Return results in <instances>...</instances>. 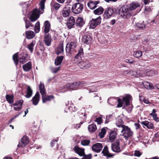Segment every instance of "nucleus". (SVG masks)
<instances>
[{"label":"nucleus","mask_w":159,"mask_h":159,"mask_svg":"<svg viewBox=\"0 0 159 159\" xmlns=\"http://www.w3.org/2000/svg\"><path fill=\"white\" fill-rule=\"evenodd\" d=\"M84 86H87L89 90V93L91 94V95L95 98L99 97L100 100H101V97H99L98 93H96L97 91V85L95 84L91 85L89 84L84 81L79 82H73L71 83L67 84L64 86V88L70 89L73 90H77Z\"/></svg>","instance_id":"1"},{"label":"nucleus","mask_w":159,"mask_h":159,"mask_svg":"<svg viewBox=\"0 0 159 159\" xmlns=\"http://www.w3.org/2000/svg\"><path fill=\"white\" fill-rule=\"evenodd\" d=\"M83 55V49H80L77 54L75 57L73 62L77 63L78 66L80 68L86 69L91 66L92 63L89 59H85L81 61L82 57Z\"/></svg>","instance_id":"2"},{"label":"nucleus","mask_w":159,"mask_h":159,"mask_svg":"<svg viewBox=\"0 0 159 159\" xmlns=\"http://www.w3.org/2000/svg\"><path fill=\"white\" fill-rule=\"evenodd\" d=\"M131 98V96L129 95H127L124 97L122 100L118 98H111L107 100V102L111 106L114 105L117 102H118L117 107H120L123 106V104L125 103L126 106L130 105V100Z\"/></svg>","instance_id":"3"},{"label":"nucleus","mask_w":159,"mask_h":159,"mask_svg":"<svg viewBox=\"0 0 159 159\" xmlns=\"http://www.w3.org/2000/svg\"><path fill=\"white\" fill-rule=\"evenodd\" d=\"M46 0H42L39 4V7L38 9L35 8L30 12L29 14V18L32 22L36 21L39 17L40 14H43L44 11L45 2Z\"/></svg>","instance_id":"4"},{"label":"nucleus","mask_w":159,"mask_h":159,"mask_svg":"<svg viewBox=\"0 0 159 159\" xmlns=\"http://www.w3.org/2000/svg\"><path fill=\"white\" fill-rule=\"evenodd\" d=\"M120 135L125 140H127L130 139L133 135V132L128 126L123 125L121 131Z\"/></svg>","instance_id":"5"},{"label":"nucleus","mask_w":159,"mask_h":159,"mask_svg":"<svg viewBox=\"0 0 159 159\" xmlns=\"http://www.w3.org/2000/svg\"><path fill=\"white\" fill-rule=\"evenodd\" d=\"M119 14L123 18L127 19H129L133 15L132 12L129 10L127 6L122 7L119 11Z\"/></svg>","instance_id":"6"},{"label":"nucleus","mask_w":159,"mask_h":159,"mask_svg":"<svg viewBox=\"0 0 159 159\" xmlns=\"http://www.w3.org/2000/svg\"><path fill=\"white\" fill-rule=\"evenodd\" d=\"M18 53H16L14 54L12 56L13 59L16 66L18 64L19 61L21 64H23L27 60L26 57L24 54H21L18 56Z\"/></svg>","instance_id":"7"},{"label":"nucleus","mask_w":159,"mask_h":159,"mask_svg":"<svg viewBox=\"0 0 159 159\" xmlns=\"http://www.w3.org/2000/svg\"><path fill=\"white\" fill-rule=\"evenodd\" d=\"M84 8V5L80 2L75 3L74 4L71 9L73 12L75 14H78L82 12Z\"/></svg>","instance_id":"8"},{"label":"nucleus","mask_w":159,"mask_h":159,"mask_svg":"<svg viewBox=\"0 0 159 159\" xmlns=\"http://www.w3.org/2000/svg\"><path fill=\"white\" fill-rule=\"evenodd\" d=\"M116 9L113 7H109L107 8L105 10L104 13V18L108 19L110 18L112 15L116 12Z\"/></svg>","instance_id":"9"},{"label":"nucleus","mask_w":159,"mask_h":159,"mask_svg":"<svg viewBox=\"0 0 159 159\" xmlns=\"http://www.w3.org/2000/svg\"><path fill=\"white\" fill-rule=\"evenodd\" d=\"M76 44L74 42H69L66 44V50L67 53L71 54L75 51Z\"/></svg>","instance_id":"10"},{"label":"nucleus","mask_w":159,"mask_h":159,"mask_svg":"<svg viewBox=\"0 0 159 159\" xmlns=\"http://www.w3.org/2000/svg\"><path fill=\"white\" fill-rule=\"evenodd\" d=\"M101 21V18L99 16L96 19L92 18L89 22L90 26L91 28L94 29L97 25H99Z\"/></svg>","instance_id":"11"},{"label":"nucleus","mask_w":159,"mask_h":159,"mask_svg":"<svg viewBox=\"0 0 159 159\" xmlns=\"http://www.w3.org/2000/svg\"><path fill=\"white\" fill-rule=\"evenodd\" d=\"M92 40V38L89 33L85 34L83 36L82 39V42L87 44H90L91 43Z\"/></svg>","instance_id":"12"},{"label":"nucleus","mask_w":159,"mask_h":159,"mask_svg":"<svg viewBox=\"0 0 159 159\" xmlns=\"http://www.w3.org/2000/svg\"><path fill=\"white\" fill-rule=\"evenodd\" d=\"M75 25V20L73 16H71L68 18L66 22V25L69 29L74 27Z\"/></svg>","instance_id":"13"},{"label":"nucleus","mask_w":159,"mask_h":159,"mask_svg":"<svg viewBox=\"0 0 159 159\" xmlns=\"http://www.w3.org/2000/svg\"><path fill=\"white\" fill-rule=\"evenodd\" d=\"M111 149L115 152H120V147L119 140H117L115 142L112 144Z\"/></svg>","instance_id":"14"},{"label":"nucleus","mask_w":159,"mask_h":159,"mask_svg":"<svg viewBox=\"0 0 159 159\" xmlns=\"http://www.w3.org/2000/svg\"><path fill=\"white\" fill-rule=\"evenodd\" d=\"M71 7L69 5H67L63 9L62 12V16L66 17L69 16L70 14Z\"/></svg>","instance_id":"15"},{"label":"nucleus","mask_w":159,"mask_h":159,"mask_svg":"<svg viewBox=\"0 0 159 159\" xmlns=\"http://www.w3.org/2000/svg\"><path fill=\"white\" fill-rule=\"evenodd\" d=\"M29 143V139L27 137L24 136L21 139L20 141L19 142L17 145L18 147H23Z\"/></svg>","instance_id":"16"},{"label":"nucleus","mask_w":159,"mask_h":159,"mask_svg":"<svg viewBox=\"0 0 159 159\" xmlns=\"http://www.w3.org/2000/svg\"><path fill=\"white\" fill-rule=\"evenodd\" d=\"M103 146L101 143H96L94 144L92 147V150L97 152H99L102 150Z\"/></svg>","instance_id":"17"},{"label":"nucleus","mask_w":159,"mask_h":159,"mask_svg":"<svg viewBox=\"0 0 159 159\" xmlns=\"http://www.w3.org/2000/svg\"><path fill=\"white\" fill-rule=\"evenodd\" d=\"M51 28V25L50 22L48 21H45L44 23L43 27V32L45 34L49 32Z\"/></svg>","instance_id":"18"},{"label":"nucleus","mask_w":159,"mask_h":159,"mask_svg":"<svg viewBox=\"0 0 159 159\" xmlns=\"http://www.w3.org/2000/svg\"><path fill=\"white\" fill-rule=\"evenodd\" d=\"M40 95L39 92H37L35 96L33 98L32 101L33 104L35 106L37 105L40 100Z\"/></svg>","instance_id":"19"},{"label":"nucleus","mask_w":159,"mask_h":159,"mask_svg":"<svg viewBox=\"0 0 159 159\" xmlns=\"http://www.w3.org/2000/svg\"><path fill=\"white\" fill-rule=\"evenodd\" d=\"M39 88L40 92L42 96H43V95H46V92L45 89L44 85L43 83L41 82H40V84L39 86Z\"/></svg>","instance_id":"20"},{"label":"nucleus","mask_w":159,"mask_h":159,"mask_svg":"<svg viewBox=\"0 0 159 159\" xmlns=\"http://www.w3.org/2000/svg\"><path fill=\"white\" fill-rule=\"evenodd\" d=\"M44 42L47 46H49L51 43V36L49 34H45L44 36Z\"/></svg>","instance_id":"21"},{"label":"nucleus","mask_w":159,"mask_h":159,"mask_svg":"<svg viewBox=\"0 0 159 159\" xmlns=\"http://www.w3.org/2000/svg\"><path fill=\"white\" fill-rule=\"evenodd\" d=\"M141 123L143 125L144 127L146 126L149 129H152L153 128V125L148 121H142Z\"/></svg>","instance_id":"22"},{"label":"nucleus","mask_w":159,"mask_h":159,"mask_svg":"<svg viewBox=\"0 0 159 159\" xmlns=\"http://www.w3.org/2000/svg\"><path fill=\"white\" fill-rule=\"evenodd\" d=\"M28 2H22L20 3V5L22 6L23 8L22 11L23 14L25 15L26 14L27 12V8L28 7Z\"/></svg>","instance_id":"23"},{"label":"nucleus","mask_w":159,"mask_h":159,"mask_svg":"<svg viewBox=\"0 0 159 159\" xmlns=\"http://www.w3.org/2000/svg\"><path fill=\"white\" fill-rule=\"evenodd\" d=\"M85 24V22L83 18L80 17H78L76 20V25L80 27H81Z\"/></svg>","instance_id":"24"},{"label":"nucleus","mask_w":159,"mask_h":159,"mask_svg":"<svg viewBox=\"0 0 159 159\" xmlns=\"http://www.w3.org/2000/svg\"><path fill=\"white\" fill-rule=\"evenodd\" d=\"M99 3L98 1H91L88 3V6L91 9H93L96 7L97 5Z\"/></svg>","instance_id":"25"},{"label":"nucleus","mask_w":159,"mask_h":159,"mask_svg":"<svg viewBox=\"0 0 159 159\" xmlns=\"http://www.w3.org/2000/svg\"><path fill=\"white\" fill-rule=\"evenodd\" d=\"M73 149L76 153L80 156H83L84 153V149H81L76 146H75Z\"/></svg>","instance_id":"26"},{"label":"nucleus","mask_w":159,"mask_h":159,"mask_svg":"<svg viewBox=\"0 0 159 159\" xmlns=\"http://www.w3.org/2000/svg\"><path fill=\"white\" fill-rule=\"evenodd\" d=\"M32 64L30 61L23 65L22 66L24 70L25 71H29L31 68Z\"/></svg>","instance_id":"27"},{"label":"nucleus","mask_w":159,"mask_h":159,"mask_svg":"<svg viewBox=\"0 0 159 159\" xmlns=\"http://www.w3.org/2000/svg\"><path fill=\"white\" fill-rule=\"evenodd\" d=\"M139 6V4L137 2H132L130 5L128 7L130 11H131L137 7Z\"/></svg>","instance_id":"28"},{"label":"nucleus","mask_w":159,"mask_h":159,"mask_svg":"<svg viewBox=\"0 0 159 159\" xmlns=\"http://www.w3.org/2000/svg\"><path fill=\"white\" fill-rule=\"evenodd\" d=\"M54 98V96L52 95L48 96H46L45 95H43V96H42V101L43 102V103H45L47 101H50Z\"/></svg>","instance_id":"29"},{"label":"nucleus","mask_w":159,"mask_h":159,"mask_svg":"<svg viewBox=\"0 0 159 159\" xmlns=\"http://www.w3.org/2000/svg\"><path fill=\"white\" fill-rule=\"evenodd\" d=\"M63 43H60L58 45L56 51V53L57 55H59L63 52Z\"/></svg>","instance_id":"30"},{"label":"nucleus","mask_w":159,"mask_h":159,"mask_svg":"<svg viewBox=\"0 0 159 159\" xmlns=\"http://www.w3.org/2000/svg\"><path fill=\"white\" fill-rule=\"evenodd\" d=\"M64 58L63 56L57 57L55 60V64L56 66L60 65Z\"/></svg>","instance_id":"31"},{"label":"nucleus","mask_w":159,"mask_h":159,"mask_svg":"<svg viewBox=\"0 0 159 159\" xmlns=\"http://www.w3.org/2000/svg\"><path fill=\"white\" fill-rule=\"evenodd\" d=\"M143 85L145 88L146 89H153L154 88L152 84L150 82L145 81L143 83Z\"/></svg>","instance_id":"32"},{"label":"nucleus","mask_w":159,"mask_h":159,"mask_svg":"<svg viewBox=\"0 0 159 159\" xmlns=\"http://www.w3.org/2000/svg\"><path fill=\"white\" fill-rule=\"evenodd\" d=\"M6 98L9 103L11 104L14 102V96L13 95L7 94Z\"/></svg>","instance_id":"33"},{"label":"nucleus","mask_w":159,"mask_h":159,"mask_svg":"<svg viewBox=\"0 0 159 159\" xmlns=\"http://www.w3.org/2000/svg\"><path fill=\"white\" fill-rule=\"evenodd\" d=\"M135 28L140 30H143L146 28V25L144 23V22L142 23H137L135 25Z\"/></svg>","instance_id":"34"},{"label":"nucleus","mask_w":159,"mask_h":159,"mask_svg":"<svg viewBox=\"0 0 159 159\" xmlns=\"http://www.w3.org/2000/svg\"><path fill=\"white\" fill-rule=\"evenodd\" d=\"M26 38L28 39H30L34 37L35 34L34 32L31 30H29L26 32Z\"/></svg>","instance_id":"35"},{"label":"nucleus","mask_w":159,"mask_h":159,"mask_svg":"<svg viewBox=\"0 0 159 159\" xmlns=\"http://www.w3.org/2000/svg\"><path fill=\"white\" fill-rule=\"evenodd\" d=\"M117 134V133L116 131H111L110 134L109 140L111 141L113 140L116 138Z\"/></svg>","instance_id":"36"},{"label":"nucleus","mask_w":159,"mask_h":159,"mask_svg":"<svg viewBox=\"0 0 159 159\" xmlns=\"http://www.w3.org/2000/svg\"><path fill=\"white\" fill-rule=\"evenodd\" d=\"M104 11V9L102 7H100L98 8L93 11L94 13L96 15H100Z\"/></svg>","instance_id":"37"},{"label":"nucleus","mask_w":159,"mask_h":159,"mask_svg":"<svg viewBox=\"0 0 159 159\" xmlns=\"http://www.w3.org/2000/svg\"><path fill=\"white\" fill-rule=\"evenodd\" d=\"M96 129L97 127L95 124H91L89 125L88 126V130L90 132H93L96 131Z\"/></svg>","instance_id":"38"},{"label":"nucleus","mask_w":159,"mask_h":159,"mask_svg":"<svg viewBox=\"0 0 159 159\" xmlns=\"http://www.w3.org/2000/svg\"><path fill=\"white\" fill-rule=\"evenodd\" d=\"M36 43V42L35 40H33L32 42L29 45H28V48L30 51L32 52L33 51V47Z\"/></svg>","instance_id":"39"},{"label":"nucleus","mask_w":159,"mask_h":159,"mask_svg":"<svg viewBox=\"0 0 159 159\" xmlns=\"http://www.w3.org/2000/svg\"><path fill=\"white\" fill-rule=\"evenodd\" d=\"M32 90L30 86H28L27 89V93L25 97L26 98H30L32 94Z\"/></svg>","instance_id":"40"},{"label":"nucleus","mask_w":159,"mask_h":159,"mask_svg":"<svg viewBox=\"0 0 159 159\" xmlns=\"http://www.w3.org/2000/svg\"><path fill=\"white\" fill-rule=\"evenodd\" d=\"M123 120L120 118H118L117 119L116 122V125L117 126L119 127H120L121 129H122V127L124 125H123L122 124L123 123Z\"/></svg>","instance_id":"41"},{"label":"nucleus","mask_w":159,"mask_h":159,"mask_svg":"<svg viewBox=\"0 0 159 159\" xmlns=\"http://www.w3.org/2000/svg\"><path fill=\"white\" fill-rule=\"evenodd\" d=\"M51 7L52 9L57 10L59 9L60 7V5L58 3L54 2L51 3Z\"/></svg>","instance_id":"42"},{"label":"nucleus","mask_w":159,"mask_h":159,"mask_svg":"<svg viewBox=\"0 0 159 159\" xmlns=\"http://www.w3.org/2000/svg\"><path fill=\"white\" fill-rule=\"evenodd\" d=\"M40 30V22L39 21H37L35 24L34 31L36 33L39 32Z\"/></svg>","instance_id":"43"},{"label":"nucleus","mask_w":159,"mask_h":159,"mask_svg":"<svg viewBox=\"0 0 159 159\" xmlns=\"http://www.w3.org/2000/svg\"><path fill=\"white\" fill-rule=\"evenodd\" d=\"M66 109H68L70 112L75 111H76V108L73 104H71L70 106H67Z\"/></svg>","instance_id":"44"},{"label":"nucleus","mask_w":159,"mask_h":159,"mask_svg":"<svg viewBox=\"0 0 159 159\" xmlns=\"http://www.w3.org/2000/svg\"><path fill=\"white\" fill-rule=\"evenodd\" d=\"M142 55V52L140 51H136L134 52V56L136 58L140 57Z\"/></svg>","instance_id":"45"},{"label":"nucleus","mask_w":159,"mask_h":159,"mask_svg":"<svg viewBox=\"0 0 159 159\" xmlns=\"http://www.w3.org/2000/svg\"><path fill=\"white\" fill-rule=\"evenodd\" d=\"M106 132V129L105 128H102L100 132L99 133V136L100 138H102L104 137Z\"/></svg>","instance_id":"46"},{"label":"nucleus","mask_w":159,"mask_h":159,"mask_svg":"<svg viewBox=\"0 0 159 159\" xmlns=\"http://www.w3.org/2000/svg\"><path fill=\"white\" fill-rule=\"evenodd\" d=\"M23 102L22 100H18L16 101L15 103H13V105L15 106H18L22 107V105Z\"/></svg>","instance_id":"47"},{"label":"nucleus","mask_w":159,"mask_h":159,"mask_svg":"<svg viewBox=\"0 0 159 159\" xmlns=\"http://www.w3.org/2000/svg\"><path fill=\"white\" fill-rule=\"evenodd\" d=\"M157 74V72L153 70H150L146 73V75L149 76H153Z\"/></svg>","instance_id":"48"},{"label":"nucleus","mask_w":159,"mask_h":159,"mask_svg":"<svg viewBox=\"0 0 159 159\" xmlns=\"http://www.w3.org/2000/svg\"><path fill=\"white\" fill-rule=\"evenodd\" d=\"M102 153L105 156H107L108 157H109V153L108 152V148L107 146H105L102 152Z\"/></svg>","instance_id":"49"},{"label":"nucleus","mask_w":159,"mask_h":159,"mask_svg":"<svg viewBox=\"0 0 159 159\" xmlns=\"http://www.w3.org/2000/svg\"><path fill=\"white\" fill-rule=\"evenodd\" d=\"M90 142V141L89 140L84 139L82 140L81 141V144L83 146L88 145Z\"/></svg>","instance_id":"50"},{"label":"nucleus","mask_w":159,"mask_h":159,"mask_svg":"<svg viewBox=\"0 0 159 159\" xmlns=\"http://www.w3.org/2000/svg\"><path fill=\"white\" fill-rule=\"evenodd\" d=\"M60 69V66H59L57 67H53L51 68L52 72L53 73H57Z\"/></svg>","instance_id":"51"},{"label":"nucleus","mask_w":159,"mask_h":159,"mask_svg":"<svg viewBox=\"0 0 159 159\" xmlns=\"http://www.w3.org/2000/svg\"><path fill=\"white\" fill-rule=\"evenodd\" d=\"M80 137L78 135H75L73 138V140L76 143H78L80 140Z\"/></svg>","instance_id":"52"},{"label":"nucleus","mask_w":159,"mask_h":159,"mask_svg":"<svg viewBox=\"0 0 159 159\" xmlns=\"http://www.w3.org/2000/svg\"><path fill=\"white\" fill-rule=\"evenodd\" d=\"M23 18L25 23V27L26 29H28L30 26V22L28 20H25V17H24Z\"/></svg>","instance_id":"53"},{"label":"nucleus","mask_w":159,"mask_h":159,"mask_svg":"<svg viewBox=\"0 0 159 159\" xmlns=\"http://www.w3.org/2000/svg\"><path fill=\"white\" fill-rule=\"evenodd\" d=\"M125 62L129 63L130 64H132L134 62V60L131 58L125 60Z\"/></svg>","instance_id":"54"},{"label":"nucleus","mask_w":159,"mask_h":159,"mask_svg":"<svg viewBox=\"0 0 159 159\" xmlns=\"http://www.w3.org/2000/svg\"><path fill=\"white\" fill-rule=\"evenodd\" d=\"M57 140H53L52 141L51 143V145L52 147L53 146H54L55 144H56V148L57 149H58V145L57 144Z\"/></svg>","instance_id":"55"},{"label":"nucleus","mask_w":159,"mask_h":159,"mask_svg":"<svg viewBox=\"0 0 159 159\" xmlns=\"http://www.w3.org/2000/svg\"><path fill=\"white\" fill-rule=\"evenodd\" d=\"M112 114H110L106 116V118L105 122V123H108L109 122L110 118H111L112 117Z\"/></svg>","instance_id":"56"},{"label":"nucleus","mask_w":159,"mask_h":159,"mask_svg":"<svg viewBox=\"0 0 159 159\" xmlns=\"http://www.w3.org/2000/svg\"><path fill=\"white\" fill-rule=\"evenodd\" d=\"M98 123V124H100L102 122V119L100 117L97 118L95 120Z\"/></svg>","instance_id":"57"},{"label":"nucleus","mask_w":159,"mask_h":159,"mask_svg":"<svg viewBox=\"0 0 159 159\" xmlns=\"http://www.w3.org/2000/svg\"><path fill=\"white\" fill-rule=\"evenodd\" d=\"M134 156H135L139 157H140L141 155V153H140V152L138 150H136L135 151V152L134 153Z\"/></svg>","instance_id":"58"},{"label":"nucleus","mask_w":159,"mask_h":159,"mask_svg":"<svg viewBox=\"0 0 159 159\" xmlns=\"http://www.w3.org/2000/svg\"><path fill=\"white\" fill-rule=\"evenodd\" d=\"M152 116L155 121L156 122L159 121V118L158 117H157V114H154Z\"/></svg>","instance_id":"59"},{"label":"nucleus","mask_w":159,"mask_h":159,"mask_svg":"<svg viewBox=\"0 0 159 159\" xmlns=\"http://www.w3.org/2000/svg\"><path fill=\"white\" fill-rule=\"evenodd\" d=\"M145 10V11L147 12H149L152 11L151 8H150V7L148 6L146 7Z\"/></svg>","instance_id":"60"},{"label":"nucleus","mask_w":159,"mask_h":159,"mask_svg":"<svg viewBox=\"0 0 159 159\" xmlns=\"http://www.w3.org/2000/svg\"><path fill=\"white\" fill-rule=\"evenodd\" d=\"M134 125L136 129H138L140 128V125L139 123H134Z\"/></svg>","instance_id":"61"},{"label":"nucleus","mask_w":159,"mask_h":159,"mask_svg":"<svg viewBox=\"0 0 159 159\" xmlns=\"http://www.w3.org/2000/svg\"><path fill=\"white\" fill-rule=\"evenodd\" d=\"M22 108V107L16 106L14 107V109L16 111L20 110Z\"/></svg>","instance_id":"62"},{"label":"nucleus","mask_w":159,"mask_h":159,"mask_svg":"<svg viewBox=\"0 0 159 159\" xmlns=\"http://www.w3.org/2000/svg\"><path fill=\"white\" fill-rule=\"evenodd\" d=\"M116 22V20L115 19H113L110 21V25H113Z\"/></svg>","instance_id":"63"},{"label":"nucleus","mask_w":159,"mask_h":159,"mask_svg":"<svg viewBox=\"0 0 159 159\" xmlns=\"http://www.w3.org/2000/svg\"><path fill=\"white\" fill-rule=\"evenodd\" d=\"M156 24L155 20H154L151 21L150 22V25L151 26H155V24Z\"/></svg>","instance_id":"64"}]
</instances>
